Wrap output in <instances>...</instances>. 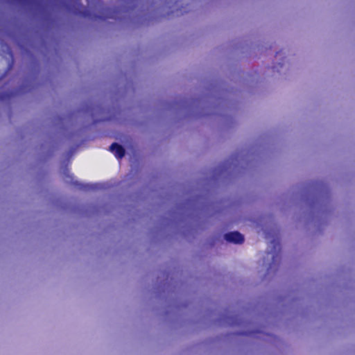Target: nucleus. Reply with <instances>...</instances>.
I'll return each mask as SVG.
<instances>
[{
  "instance_id": "nucleus-1",
  "label": "nucleus",
  "mask_w": 355,
  "mask_h": 355,
  "mask_svg": "<svg viewBox=\"0 0 355 355\" xmlns=\"http://www.w3.org/2000/svg\"><path fill=\"white\" fill-rule=\"evenodd\" d=\"M224 237L227 241L235 244H241L244 242L243 234L236 231L226 233Z\"/></svg>"
},
{
  "instance_id": "nucleus-2",
  "label": "nucleus",
  "mask_w": 355,
  "mask_h": 355,
  "mask_svg": "<svg viewBox=\"0 0 355 355\" xmlns=\"http://www.w3.org/2000/svg\"><path fill=\"white\" fill-rule=\"evenodd\" d=\"M110 150L114 155V156L117 159L123 158L125 154V150L124 148L121 145L116 142L112 143L111 144V146H110Z\"/></svg>"
},
{
  "instance_id": "nucleus-3",
  "label": "nucleus",
  "mask_w": 355,
  "mask_h": 355,
  "mask_svg": "<svg viewBox=\"0 0 355 355\" xmlns=\"http://www.w3.org/2000/svg\"><path fill=\"white\" fill-rule=\"evenodd\" d=\"M83 16L87 17L88 15V12L85 11L83 13Z\"/></svg>"
}]
</instances>
